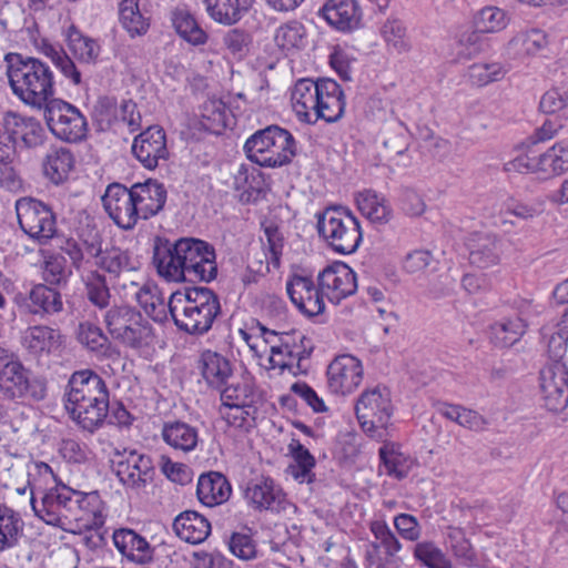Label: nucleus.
I'll return each mask as SVG.
<instances>
[{"label": "nucleus", "instance_id": "obj_42", "mask_svg": "<svg viewBox=\"0 0 568 568\" xmlns=\"http://www.w3.org/2000/svg\"><path fill=\"white\" fill-rule=\"evenodd\" d=\"M67 44L73 57L82 63H94L100 54V45L89 37H85L74 24H71L65 33Z\"/></svg>", "mask_w": 568, "mask_h": 568}, {"label": "nucleus", "instance_id": "obj_48", "mask_svg": "<svg viewBox=\"0 0 568 568\" xmlns=\"http://www.w3.org/2000/svg\"><path fill=\"white\" fill-rule=\"evenodd\" d=\"M139 313V310L130 305H113L108 308L103 315V323L110 336L113 339L119 337L122 329L129 327L130 321Z\"/></svg>", "mask_w": 568, "mask_h": 568}, {"label": "nucleus", "instance_id": "obj_18", "mask_svg": "<svg viewBox=\"0 0 568 568\" xmlns=\"http://www.w3.org/2000/svg\"><path fill=\"white\" fill-rule=\"evenodd\" d=\"M320 286L326 290L328 300L339 304L355 293V272L344 262H335L318 274Z\"/></svg>", "mask_w": 568, "mask_h": 568}, {"label": "nucleus", "instance_id": "obj_54", "mask_svg": "<svg viewBox=\"0 0 568 568\" xmlns=\"http://www.w3.org/2000/svg\"><path fill=\"white\" fill-rule=\"evenodd\" d=\"M43 54L52 60L62 74L70 79L72 83L81 82V73L77 69L74 62L65 54V52L51 43L44 42L41 47Z\"/></svg>", "mask_w": 568, "mask_h": 568}, {"label": "nucleus", "instance_id": "obj_63", "mask_svg": "<svg viewBox=\"0 0 568 568\" xmlns=\"http://www.w3.org/2000/svg\"><path fill=\"white\" fill-rule=\"evenodd\" d=\"M371 531L373 532L376 542L379 547L384 548L385 555L388 558H394L395 555L400 550L402 545L395 535L390 531L388 526L381 520H374L371 523Z\"/></svg>", "mask_w": 568, "mask_h": 568}, {"label": "nucleus", "instance_id": "obj_52", "mask_svg": "<svg viewBox=\"0 0 568 568\" xmlns=\"http://www.w3.org/2000/svg\"><path fill=\"white\" fill-rule=\"evenodd\" d=\"M378 140L389 154L400 155L408 149L406 128L402 122H389L378 133Z\"/></svg>", "mask_w": 568, "mask_h": 568}, {"label": "nucleus", "instance_id": "obj_13", "mask_svg": "<svg viewBox=\"0 0 568 568\" xmlns=\"http://www.w3.org/2000/svg\"><path fill=\"white\" fill-rule=\"evenodd\" d=\"M286 292L297 310L308 317L325 310L323 288L315 285L312 276L292 274L286 281Z\"/></svg>", "mask_w": 568, "mask_h": 568}, {"label": "nucleus", "instance_id": "obj_5", "mask_svg": "<svg viewBox=\"0 0 568 568\" xmlns=\"http://www.w3.org/2000/svg\"><path fill=\"white\" fill-rule=\"evenodd\" d=\"M39 476L45 481L52 480L55 485L50 488L31 486L30 503L34 515L45 524L68 530V519L71 513L77 490L58 483V477L52 468L43 462L34 465Z\"/></svg>", "mask_w": 568, "mask_h": 568}, {"label": "nucleus", "instance_id": "obj_22", "mask_svg": "<svg viewBox=\"0 0 568 568\" xmlns=\"http://www.w3.org/2000/svg\"><path fill=\"white\" fill-rule=\"evenodd\" d=\"M131 187L140 219L149 220L163 210L168 197L163 183H160L158 180L148 179L142 183H134Z\"/></svg>", "mask_w": 568, "mask_h": 568}, {"label": "nucleus", "instance_id": "obj_37", "mask_svg": "<svg viewBox=\"0 0 568 568\" xmlns=\"http://www.w3.org/2000/svg\"><path fill=\"white\" fill-rule=\"evenodd\" d=\"M318 14L334 29L351 32L355 19V0H327Z\"/></svg>", "mask_w": 568, "mask_h": 568}, {"label": "nucleus", "instance_id": "obj_23", "mask_svg": "<svg viewBox=\"0 0 568 568\" xmlns=\"http://www.w3.org/2000/svg\"><path fill=\"white\" fill-rule=\"evenodd\" d=\"M112 539L115 548L129 561L146 565L153 560L154 549L144 537L133 529H116L113 532Z\"/></svg>", "mask_w": 568, "mask_h": 568}, {"label": "nucleus", "instance_id": "obj_26", "mask_svg": "<svg viewBox=\"0 0 568 568\" xmlns=\"http://www.w3.org/2000/svg\"><path fill=\"white\" fill-rule=\"evenodd\" d=\"M320 94V79L313 81L311 79L298 80L292 91L291 101L294 112L300 121L314 124V112L316 110V100Z\"/></svg>", "mask_w": 568, "mask_h": 568}, {"label": "nucleus", "instance_id": "obj_12", "mask_svg": "<svg viewBox=\"0 0 568 568\" xmlns=\"http://www.w3.org/2000/svg\"><path fill=\"white\" fill-rule=\"evenodd\" d=\"M540 392L544 406L550 412H561L568 405V368L555 362L540 371Z\"/></svg>", "mask_w": 568, "mask_h": 568}, {"label": "nucleus", "instance_id": "obj_34", "mask_svg": "<svg viewBox=\"0 0 568 568\" xmlns=\"http://www.w3.org/2000/svg\"><path fill=\"white\" fill-rule=\"evenodd\" d=\"M95 265L115 278L140 268V262L129 250L115 245L106 247Z\"/></svg>", "mask_w": 568, "mask_h": 568}, {"label": "nucleus", "instance_id": "obj_55", "mask_svg": "<svg viewBox=\"0 0 568 568\" xmlns=\"http://www.w3.org/2000/svg\"><path fill=\"white\" fill-rule=\"evenodd\" d=\"M382 34L387 45L397 53L409 51L410 44L406 37V27L398 19H388L383 28Z\"/></svg>", "mask_w": 568, "mask_h": 568}, {"label": "nucleus", "instance_id": "obj_53", "mask_svg": "<svg viewBox=\"0 0 568 568\" xmlns=\"http://www.w3.org/2000/svg\"><path fill=\"white\" fill-rule=\"evenodd\" d=\"M85 295L91 304L103 310L110 304V290L106 278L98 271H92L85 281Z\"/></svg>", "mask_w": 568, "mask_h": 568}, {"label": "nucleus", "instance_id": "obj_57", "mask_svg": "<svg viewBox=\"0 0 568 568\" xmlns=\"http://www.w3.org/2000/svg\"><path fill=\"white\" fill-rule=\"evenodd\" d=\"M468 77L473 84L485 87L500 81L505 77V70L499 62L474 63L468 69Z\"/></svg>", "mask_w": 568, "mask_h": 568}, {"label": "nucleus", "instance_id": "obj_9", "mask_svg": "<svg viewBox=\"0 0 568 568\" xmlns=\"http://www.w3.org/2000/svg\"><path fill=\"white\" fill-rule=\"evenodd\" d=\"M44 119L50 131L65 142H80L87 136L88 122L74 105L52 99L44 108Z\"/></svg>", "mask_w": 568, "mask_h": 568}, {"label": "nucleus", "instance_id": "obj_2", "mask_svg": "<svg viewBox=\"0 0 568 568\" xmlns=\"http://www.w3.org/2000/svg\"><path fill=\"white\" fill-rule=\"evenodd\" d=\"M65 409L83 430L94 433L109 416L110 394L104 379L90 369L74 372L68 383Z\"/></svg>", "mask_w": 568, "mask_h": 568}, {"label": "nucleus", "instance_id": "obj_3", "mask_svg": "<svg viewBox=\"0 0 568 568\" xmlns=\"http://www.w3.org/2000/svg\"><path fill=\"white\" fill-rule=\"evenodd\" d=\"M168 308L175 326L195 336L206 334L222 314L219 295L204 286L173 292L168 301Z\"/></svg>", "mask_w": 568, "mask_h": 568}, {"label": "nucleus", "instance_id": "obj_41", "mask_svg": "<svg viewBox=\"0 0 568 568\" xmlns=\"http://www.w3.org/2000/svg\"><path fill=\"white\" fill-rule=\"evenodd\" d=\"M262 173L252 168L248 169L242 164L233 176V187L237 191L242 203L256 202L263 190Z\"/></svg>", "mask_w": 568, "mask_h": 568}, {"label": "nucleus", "instance_id": "obj_49", "mask_svg": "<svg viewBox=\"0 0 568 568\" xmlns=\"http://www.w3.org/2000/svg\"><path fill=\"white\" fill-rule=\"evenodd\" d=\"M229 109L219 99L206 100L201 106L203 125L214 133H221L227 126Z\"/></svg>", "mask_w": 568, "mask_h": 568}, {"label": "nucleus", "instance_id": "obj_44", "mask_svg": "<svg viewBox=\"0 0 568 568\" xmlns=\"http://www.w3.org/2000/svg\"><path fill=\"white\" fill-rule=\"evenodd\" d=\"M172 23L178 34L192 45L206 43V32L199 26L195 18L189 11L184 9L173 11Z\"/></svg>", "mask_w": 568, "mask_h": 568}, {"label": "nucleus", "instance_id": "obj_51", "mask_svg": "<svg viewBox=\"0 0 568 568\" xmlns=\"http://www.w3.org/2000/svg\"><path fill=\"white\" fill-rule=\"evenodd\" d=\"M509 23L506 11L498 7H485L474 18V27L483 33H495L504 30Z\"/></svg>", "mask_w": 568, "mask_h": 568}, {"label": "nucleus", "instance_id": "obj_56", "mask_svg": "<svg viewBox=\"0 0 568 568\" xmlns=\"http://www.w3.org/2000/svg\"><path fill=\"white\" fill-rule=\"evenodd\" d=\"M438 261L429 250H414L407 253L402 262V268L407 274L425 273L427 270H436Z\"/></svg>", "mask_w": 568, "mask_h": 568}, {"label": "nucleus", "instance_id": "obj_28", "mask_svg": "<svg viewBox=\"0 0 568 568\" xmlns=\"http://www.w3.org/2000/svg\"><path fill=\"white\" fill-rule=\"evenodd\" d=\"M231 493V484L221 473L210 471L199 477L196 495L199 500L207 507L225 503L229 500Z\"/></svg>", "mask_w": 568, "mask_h": 568}, {"label": "nucleus", "instance_id": "obj_38", "mask_svg": "<svg viewBox=\"0 0 568 568\" xmlns=\"http://www.w3.org/2000/svg\"><path fill=\"white\" fill-rule=\"evenodd\" d=\"M74 156L68 148H51L43 160L44 175L54 184L63 183L74 168Z\"/></svg>", "mask_w": 568, "mask_h": 568}, {"label": "nucleus", "instance_id": "obj_11", "mask_svg": "<svg viewBox=\"0 0 568 568\" xmlns=\"http://www.w3.org/2000/svg\"><path fill=\"white\" fill-rule=\"evenodd\" d=\"M102 203L110 219L122 230H132L140 220L132 187L120 183L110 184L102 196Z\"/></svg>", "mask_w": 568, "mask_h": 568}, {"label": "nucleus", "instance_id": "obj_33", "mask_svg": "<svg viewBox=\"0 0 568 568\" xmlns=\"http://www.w3.org/2000/svg\"><path fill=\"white\" fill-rule=\"evenodd\" d=\"M61 344V334L45 325H36L29 327L23 337V347L33 356L50 354Z\"/></svg>", "mask_w": 568, "mask_h": 568}, {"label": "nucleus", "instance_id": "obj_14", "mask_svg": "<svg viewBox=\"0 0 568 568\" xmlns=\"http://www.w3.org/2000/svg\"><path fill=\"white\" fill-rule=\"evenodd\" d=\"M132 153L148 170L156 169L169 159L165 131L159 125L149 126L134 138Z\"/></svg>", "mask_w": 568, "mask_h": 568}, {"label": "nucleus", "instance_id": "obj_60", "mask_svg": "<svg viewBox=\"0 0 568 568\" xmlns=\"http://www.w3.org/2000/svg\"><path fill=\"white\" fill-rule=\"evenodd\" d=\"M483 34L477 28L460 32L457 38V55L470 59L479 54L486 45Z\"/></svg>", "mask_w": 568, "mask_h": 568}, {"label": "nucleus", "instance_id": "obj_16", "mask_svg": "<svg viewBox=\"0 0 568 568\" xmlns=\"http://www.w3.org/2000/svg\"><path fill=\"white\" fill-rule=\"evenodd\" d=\"M244 498L255 510L281 511L286 503L285 494L270 477H256L248 480L244 488Z\"/></svg>", "mask_w": 568, "mask_h": 568}, {"label": "nucleus", "instance_id": "obj_31", "mask_svg": "<svg viewBox=\"0 0 568 568\" xmlns=\"http://www.w3.org/2000/svg\"><path fill=\"white\" fill-rule=\"evenodd\" d=\"M173 529L180 539L189 544H201L209 537L211 524L199 513L186 510L174 519Z\"/></svg>", "mask_w": 568, "mask_h": 568}, {"label": "nucleus", "instance_id": "obj_59", "mask_svg": "<svg viewBox=\"0 0 568 568\" xmlns=\"http://www.w3.org/2000/svg\"><path fill=\"white\" fill-rule=\"evenodd\" d=\"M305 30L302 23L292 21L281 26L275 33L274 40L278 48L292 50L300 48L303 43Z\"/></svg>", "mask_w": 568, "mask_h": 568}, {"label": "nucleus", "instance_id": "obj_47", "mask_svg": "<svg viewBox=\"0 0 568 568\" xmlns=\"http://www.w3.org/2000/svg\"><path fill=\"white\" fill-rule=\"evenodd\" d=\"M378 453L387 475L397 479L405 478L408 475L413 462L395 448L393 444L383 445Z\"/></svg>", "mask_w": 568, "mask_h": 568}, {"label": "nucleus", "instance_id": "obj_27", "mask_svg": "<svg viewBox=\"0 0 568 568\" xmlns=\"http://www.w3.org/2000/svg\"><path fill=\"white\" fill-rule=\"evenodd\" d=\"M328 388L336 395L351 394L355 387V356H336L327 368Z\"/></svg>", "mask_w": 568, "mask_h": 568}, {"label": "nucleus", "instance_id": "obj_61", "mask_svg": "<svg viewBox=\"0 0 568 568\" xmlns=\"http://www.w3.org/2000/svg\"><path fill=\"white\" fill-rule=\"evenodd\" d=\"M221 390V408L227 409L235 405H244L245 403H252L253 393L250 385L245 383H236L225 385Z\"/></svg>", "mask_w": 568, "mask_h": 568}, {"label": "nucleus", "instance_id": "obj_4", "mask_svg": "<svg viewBox=\"0 0 568 568\" xmlns=\"http://www.w3.org/2000/svg\"><path fill=\"white\" fill-rule=\"evenodd\" d=\"M8 78L13 93L26 104L42 109L53 95V74L37 58L13 54L7 58Z\"/></svg>", "mask_w": 568, "mask_h": 568}, {"label": "nucleus", "instance_id": "obj_46", "mask_svg": "<svg viewBox=\"0 0 568 568\" xmlns=\"http://www.w3.org/2000/svg\"><path fill=\"white\" fill-rule=\"evenodd\" d=\"M357 210L372 223H386L390 211L385 204L384 197L373 191H364L357 194Z\"/></svg>", "mask_w": 568, "mask_h": 568}, {"label": "nucleus", "instance_id": "obj_19", "mask_svg": "<svg viewBox=\"0 0 568 568\" xmlns=\"http://www.w3.org/2000/svg\"><path fill=\"white\" fill-rule=\"evenodd\" d=\"M104 525L101 503L94 494H83L77 490L71 513L68 519V530L73 527L79 530L99 529Z\"/></svg>", "mask_w": 568, "mask_h": 568}, {"label": "nucleus", "instance_id": "obj_25", "mask_svg": "<svg viewBox=\"0 0 568 568\" xmlns=\"http://www.w3.org/2000/svg\"><path fill=\"white\" fill-rule=\"evenodd\" d=\"M201 376L209 387L220 389L233 376L231 362L217 352L204 351L197 362Z\"/></svg>", "mask_w": 568, "mask_h": 568}, {"label": "nucleus", "instance_id": "obj_45", "mask_svg": "<svg viewBox=\"0 0 568 568\" xmlns=\"http://www.w3.org/2000/svg\"><path fill=\"white\" fill-rule=\"evenodd\" d=\"M119 19L131 37L142 36L149 30V18L139 8V0H122L119 3Z\"/></svg>", "mask_w": 568, "mask_h": 568}, {"label": "nucleus", "instance_id": "obj_15", "mask_svg": "<svg viewBox=\"0 0 568 568\" xmlns=\"http://www.w3.org/2000/svg\"><path fill=\"white\" fill-rule=\"evenodd\" d=\"M343 212L337 207H328L317 213L316 229L318 235L341 254L355 252V242L348 239V229L343 221Z\"/></svg>", "mask_w": 568, "mask_h": 568}, {"label": "nucleus", "instance_id": "obj_50", "mask_svg": "<svg viewBox=\"0 0 568 568\" xmlns=\"http://www.w3.org/2000/svg\"><path fill=\"white\" fill-rule=\"evenodd\" d=\"M540 171L546 173L562 174L568 171V141L554 144L549 150L539 155Z\"/></svg>", "mask_w": 568, "mask_h": 568}, {"label": "nucleus", "instance_id": "obj_7", "mask_svg": "<svg viewBox=\"0 0 568 568\" xmlns=\"http://www.w3.org/2000/svg\"><path fill=\"white\" fill-rule=\"evenodd\" d=\"M296 149L292 133L275 124L257 130L244 144L247 159L265 168H280L291 163L296 155Z\"/></svg>", "mask_w": 568, "mask_h": 568}, {"label": "nucleus", "instance_id": "obj_8", "mask_svg": "<svg viewBox=\"0 0 568 568\" xmlns=\"http://www.w3.org/2000/svg\"><path fill=\"white\" fill-rule=\"evenodd\" d=\"M16 212L21 230L38 243L47 244L55 236L57 216L48 204L26 196L16 202Z\"/></svg>", "mask_w": 568, "mask_h": 568}, {"label": "nucleus", "instance_id": "obj_21", "mask_svg": "<svg viewBox=\"0 0 568 568\" xmlns=\"http://www.w3.org/2000/svg\"><path fill=\"white\" fill-rule=\"evenodd\" d=\"M314 112L315 123L324 120L328 123L338 121L345 111V98L341 85L333 79H320V94Z\"/></svg>", "mask_w": 568, "mask_h": 568}, {"label": "nucleus", "instance_id": "obj_29", "mask_svg": "<svg viewBox=\"0 0 568 568\" xmlns=\"http://www.w3.org/2000/svg\"><path fill=\"white\" fill-rule=\"evenodd\" d=\"M469 261L473 265L486 268L496 265L500 257V243L490 233H474L468 240Z\"/></svg>", "mask_w": 568, "mask_h": 568}, {"label": "nucleus", "instance_id": "obj_10", "mask_svg": "<svg viewBox=\"0 0 568 568\" xmlns=\"http://www.w3.org/2000/svg\"><path fill=\"white\" fill-rule=\"evenodd\" d=\"M388 418V400L382 395L379 387L365 390L357 398V422L371 438H383Z\"/></svg>", "mask_w": 568, "mask_h": 568}, {"label": "nucleus", "instance_id": "obj_35", "mask_svg": "<svg viewBox=\"0 0 568 568\" xmlns=\"http://www.w3.org/2000/svg\"><path fill=\"white\" fill-rule=\"evenodd\" d=\"M254 0H203L209 16L224 26L237 23L248 12Z\"/></svg>", "mask_w": 568, "mask_h": 568}, {"label": "nucleus", "instance_id": "obj_58", "mask_svg": "<svg viewBox=\"0 0 568 568\" xmlns=\"http://www.w3.org/2000/svg\"><path fill=\"white\" fill-rule=\"evenodd\" d=\"M414 557L427 568H452L446 556L432 541L416 544L414 547Z\"/></svg>", "mask_w": 568, "mask_h": 568}, {"label": "nucleus", "instance_id": "obj_1", "mask_svg": "<svg viewBox=\"0 0 568 568\" xmlns=\"http://www.w3.org/2000/svg\"><path fill=\"white\" fill-rule=\"evenodd\" d=\"M214 247L205 241L182 237L174 243L156 241L153 265L169 282H211L216 278L217 264Z\"/></svg>", "mask_w": 568, "mask_h": 568}, {"label": "nucleus", "instance_id": "obj_30", "mask_svg": "<svg viewBox=\"0 0 568 568\" xmlns=\"http://www.w3.org/2000/svg\"><path fill=\"white\" fill-rule=\"evenodd\" d=\"M161 437L172 449L193 452L199 444V429L182 420H169L162 426Z\"/></svg>", "mask_w": 568, "mask_h": 568}, {"label": "nucleus", "instance_id": "obj_40", "mask_svg": "<svg viewBox=\"0 0 568 568\" xmlns=\"http://www.w3.org/2000/svg\"><path fill=\"white\" fill-rule=\"evenodd\" d=\"M135 300L145 314L156 323L168 321V303L160 288L153 283L143 284L135 293Z\"/></svg>", "mask_w": 568, "mask_h": 568}, {"label": "nucleus", "instance_id": "obj_39", "mask_svg": "<svg viewBox=\"0 0 568 568\" xmlns=\"http://www.w3.org/2000/svg\"><path fill=\"white\" fill-rule=\"evenodd\" d=\"M24 523L19 513L0 505V554L19 546L23 537Z\"/></svg>", "mask_w": 568, "mask_h": 568}, {"label": "nucleus", "instance_id": "obj_20", "mask_svg": "<svg viewBox=\"0 0 568 568\" xmlns=\"http://www.w3.org/2000/svg\"><path fill=\"white\" fill-rule=\"evenodd\" d=\"M3 128L10 132L14 148L18 144L29 149L37 148L45 139V130L37 119L22 116L18 113H4Z\"/></svg>", "mask_w": 568, "mask_h": 568}, {"label": "nucleus", "instance_id": "obj_32", "mask_svg": "<svg viewBox=\"0 0 568 568\" xmlns=\"http://www.w3.org/2000/svg\"><path fill=\"white\" fill-rule=\"evenodd\" d=\"M130 323L132 324L122 329L114 341L134 351L149 348L155 339V333L150 322L140 312Z\"/></svg>", "mask_w": 568, "mask_h": 568}, {"label": "nucleus", "instance_id": "obj_24", "mask_svg": "<svg viewBox=\"0 0 568 568\" xmlns=\"http://www.w3.org/2000/svg\"><path fill=\"white\" fill-rule=\"evenodd\" d=\"M22 306L32 315L52 316L63 311L62 295L55 287L37 284L23 297Z\"/></svg>", "mask_w": 568, "mask_h": 568}, {"label": "nucleus", "instance_id": "obj_36", "mask_svg": "<svg viewBox=\"0 0 568 568\" xmlns=\"http://www.w3.org/2000/svg\"><path fill=\"white\" fill-rule=\"evenodd\" d=\"M77 339L97 356L110 358L115 353V348L108 335L92 322L84 321L78 325Z\"/></svg>", "mask_w": 568, "mask_h": 568}, {"label": "nucleus", "instance_id": "obj_62", "mask_svg": "<svg viewBox=\"0 0 568 568\" xmlns=\"http://www.w3.org/2000/svg\"><path fill=\"white\" fill-rule=\"evenodd\" d=\"M334 458L343 467L355 464V434L353 430L341 432L334 446Z\"/></svg>", "mask_w": 568, "mask_h": 568}, {"label": "nucleus", "instance_id": "obj_64", "mask_svg": "<svg viewBox=\"0 0 568 568\" xmlns=\"http://www.w3.org/2000/svg\"><path fill=\"white\" fill-rule=\"evenodd\" d=\"M222 417L234 427H251L255 422L256 408L252 403H245L244 405H235L227 410L220 408Z\"/></svg>", "mask_w": 568, "mask_h": 568}, {"label": "nucleus", "instance_id": "obj_17", "mask_svg": "<svg viewBox=\"0 0 568 568\" xmlns=\"http://www.w3.org/2000/svg\"><path fill=\"white\" fill-rule=\"evenodd\" d=\"M114 473L123 485L141 488L152 479L154 468L150 456L131 450L120 455L114 463Z\"/></svg>", "mask_w": 568, "mask_h": 568}, {"label": "nucleus", "instance_id": "obj_43", "mask_svg": "<svg viewBox=\"0 0 568 568\" xmlns=\"http://www.w3.org/2000/svg\"><path fill=\"white\" fill-rule=\"evenodd\" d=\"M526 327L524 320L518 316L503 318L490 326V339L498 347H510L520 339Z\"/></svg>", "mask_w": 568, "mask_h": 568}, {"label": "nucleus", "instance_id": "obj_6", "mask_svg": "<svg viewBox=\"0 0 568 568\" xmlns=\"http://www.w3.org/2000/svg\"><path fill=\"white\" fill-rule=\"evenodd\" d=\"M47 381L27 368L12 353L0 348V394L9 400L38 403L45 398Z\"/></svg>", "mask_w": 568, "mask_h": 568}]
</instances>
